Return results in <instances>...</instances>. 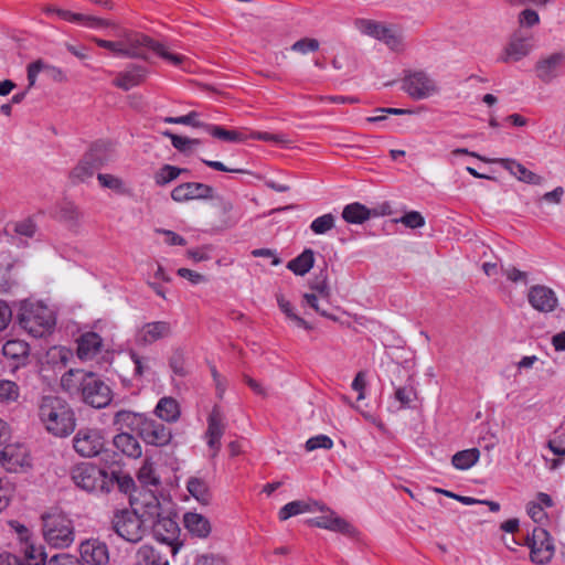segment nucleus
<instances>
[{"mask_svg":"<svg viewBox=\"0 0 565 565\" xmlns=\"http://www.w3.org/2000/svg\"><path fill=\"white\" fill-rule=\"evenodd\" d=\"M146 73L147 71L145 67L134 65L125 72H120L113 82V84L118 88L129 90L143 82Z\"/></svg>","mask_w":565,"mask_h":565,"instance_id":"28","label":"nucleus"},{"mask_svg":"<svg viewBox=\"0 0 565 565\" xmlns=\"http://www.w3.org/2000/svg\"><path fill=\"white\" fill-rule=\"evenodd\" d=\"M25 556L29 561L33 562L26 565H45L46 554L41 548L38 550L34 546H29L25 551Z\"/></svg>","mask_w":565,"mask_h":565,"instance_id":"61","label":"nucleus"},{"mask_svg":"<svg viewBox=\"0 0 565 565\" xmlns=\"http://www.w3.org/2000/svg\"><path fill=\"white\" fill-rule=\"evenodd\" d=\"M214 189L201 182H185L171 191V199L178 203L213 198Z\"/></svg>","mask_w":565,"mask_h":565,"instance_id":"18","label":"nucleus"},{"mask_svg":"<svg viewBox=\"0 0 565 565\" xmlns=\"http://www.w3.org/2000/svg\"><path fill=\"white\" fill-rule=\"evenodd\" d=\"M38 415L46 431L55 437H67L75 430L74 411L62 397L42 396L39 402Z\"/></svg>","mask_w":565,"mask_h":565,"instance_id":"2","label":"nucleus"},{"mask_svg":"<svg viewBox=\"0 0 565 565\" xmlns=\"http://www.w3.org/2000/svg\"><path fill=\"white\" fill-rule=\"evenodd\" d=\"M148 521L137 510H116L111 516V530L122 540L129 543H138L142 540Z\"/></svg>","mask_w":565,"mask_h":565,"instance_id":"7","label":"nucleus"},{"mask_svg":"<svg viewBox=\"0 0 565 565\" xmlns=\"http://www.w3.org/2000/svg\"><path fill=\"white\" fill-rule=\"evenodd\" d=\"M403 89L413 99H426L438 93L436 81L424 71L409 73L403 79Z\"/></svg>","mask_w":565,"mask_h":565,"instance_id":"11","label":"nucleus"},{"mask_svg":"<svg viewBox=\"0 0 565 565\" xmlns=\"http://www.w3.org/2000/svg\"><path fill=\"white\" fill-rule=\"evenodd\" d=\"M333 447L332 439L327 435H317L309 438L306 441L307 451H313L316 449H331Z\"/></svg>","mask_w":565,"mask_h":565,"instance_id":"51","label":"nucleus"},{"mask_svg":"<svg viewBox=\"0 0 565 565\" xmlns=\"http://www.w3.org/2000/svg\"><path fill=\"white\" fill-rule=\"evenodd\" d=\"M130 358L134 362L135 369L134 374L135 376H142L147 371H149V359L140 356L136 352H130Z\"/></svg>","mask_w":565,"mask_h":565,"instance_id":"57","label":"nucleus"},{"mask_svg":"<svg viewBox=\"0 0 565 565\" xmlns=\"http://www.w3.org/2000/svg\"><path fill=\"white\" fill-rule=\"evenodd\" d=\"M319 49V42L316 39L303 38L291 45V50L301 54L315 52Z\"/></svg>","mask_w":565,"mask_h":565,"instance_id":"54","label":"nucleus"},{"mask_svg":"<svg viewBox=\"0 0 565 565\" xmlns=\"http://www.w3.org/2000/svg\"><path fill=\"white\" fill-rule=\"evenodd\" d=\"M61 386L94 408L106 407L111 402L110 387L93 372L71 369L62 375Z\"/></svg>","mask_w":565,"mask_h":565,"instance_id":"1","label":"nucleus"},{"mask_svg":"<svg viewBox=\"0 0 565 565\" xmlns=\"http://www.w3.org/2000/svg\"><path fill=\"white\" fill-rule=\"evenodd\" d=\"M169 367L173 375L185 377L189 374L186 366L185 352L181 348H175L169 358Z\"/></svg>","mask_w":565,"mask_h":565,"instance_id":"42","label":"nucleus"},{"mask_svg":"<svg viewBox=\"0 0 565 565\" xmlns=\"http://www.w3.org/2000/svg\"><path fill=\"white\" fill-rule=\"evenodd\" d=\"M186 489L190 494L202 504H209L212 494L207 482L198 477H191L186 482Z\"/></svg>","mask_w":565,"mask_h":565,"instance_id":"34","label":"nucleus"},{"mask_svg":"<svg viewBox=\"0 0 565 565\" xmlns=\"http://www.w3.org/2000/svg\"><path fill=\"white\" fill-rule=\"evenodd\" d=\"M188 172L186 169L171 164H163L153 175L157 185L164 186L178 179L182 173Z\"/></svg>","mask_w":565,"mask_h":565,"instance_id":"41","label":"nucleus"},{"mask_svg":"<svg viewBox=\"0 0 565 565\" xmlns=\"http://www.w3.org/2000/svg\"><path fill=\"white\" fill-rule=\"evenodd\" d=\"M204 130L210 134L212 137L217 138L220 140L226 142H244L248 139V130L247 129H225L222 126L205 124Z\"/></svg>","mask_w":565,"mask_h":565,"instance_id":"31","label":"nucleus"},{"mask_svg":"<svg viewBox=\"0 0 565 565\" xmlns=\"http://www.w3.org/2000/svg\"><path fill=\"white\" fill-rule=\"evenodd\" d=\"M42 534L45 543L54 548H66L75 539L72 520L60 511L42 514Z\"/></svg>","mask_w":565,"mask_h":565,"instance_id":"5","label":"nucleus"},{"mask_svg":"<svg viewBox=\"0 0 565 565\" xmlns=\"http://www.w3.org/2000/svg\"><path fill=\"white\" fill-rule=\"evenodd\" d=\"M2 354L12 361L15 369L26 365L30 355V345L23 340H8L2 345Z\"/></svg>","mask_w":565,"mask_h":565,"instance_id":"24","label":"nucleus"},{"mask_svg":"<svg viewBox=\"0 0 565 565\" xmlns=\"http://www.w3.org/2000/svg\"><path fill=\"white\" fill-rule=\"evenodd\" d=\"M4 231L12 239L18 238L22 241V238L34 237L38 232V225L31 217H26L17 222L8 223Z\"/></svg>","mask_w":565,"mask_h":565,"instance_id":"30","label":"nucleus"},{"mask_svg":"<svg viewBox=\"0 0 565 565\" xmlns=\"http://www.w3.org/2000/svg\"><path fill=\"white\" fill-rule=\"evenodd\" d=\"M526 512L529 516L536 523L542 522L546 519V513L543 508L539 505L535 501H531L527 503Z\"/></svg>","mask_w":565,"mask_h":565,"instance_id":"62","label":"nucleus"},{"mask_svg":"<svg viewBox=\"0 0 565 565\" xmlns=\"http://www.w3.org/2000/svg\"><path fill=\"white\" fill-rule=\"evenodd\" d=\"M60 216L71 224H76L81 217V213L74 204L67 203L61 209Z\"/></svg>","mask_w":565,"mask_h":565,"instance_id":"58","label":"nucleus"},{"mask_svg":"<svg viewBox=\"0 0 565 565\" xmlns=\"http://www.w3.org/2000/svg\"><path fill=\"white\" fill-rule=\"evenodd\" d=\"M309 511L308 504L302 501H291L285 504L278 513L280 521H286L291 516Z\"/></svg>","mask_w":565,"mask_h":565,"instance_id":"47","label":"nucleus"},{"mask_svg":"<svg viewBox=\"0 0 565 565\" xmlns=\"http://www.w3.org/2000/svg\"><path fill=\"white\" fill-rule=\"evenodd\" d=\"M320 511L328 510V514L320 515L309 520L311 525H315L320 529H326L332 532L341 533L344 535L353 536L355 534V529L343 518L339 516L334 511L326 509L322 505H318Z\"/></svg>","mask_w":565,"mask_h":565,"instance_id":"20","label":"nucleus"},{"mask_svg":"<svg viewBox=\"0 0 565 565\" xmlns=\"http://www.w3.org/2000/svg\"><path fill=\"white\" fill-rule=\"evenodd\" d=\"M534 49L535 41L533 35L522 30H516L509 36L498 56V62L507 64L516 63L529 56Z\"/></svg>","mask_w":565,"mask_h":565,"instance_id":"8","label":"nucleus"},{"mask_svg":"<svg viewBox=\"0 0 565 565\" xmlns=\"http://www.w3.org/2000/svg\"><path fill=\"white\" fill-rule=\"evenodd\" d=\"M136 501L141 505V515L147 520L158 518L161 513V504L154 491L149 489L143 493H140V498H136Z\"/></svg>","mask_w":565,"mask_h":565,"instance_id":"32","label":"nucleus"},{"mask_svg":"<svg viewBox=\"0 0 565 565\" xmlns=\"http://www.w3.org/2000/svg\"><path fill=\"white\" fill-rule=\"evenodd\" d=\"M113 444L118 451L129 458H139L142 454L139 441L129 433L117 434Z\"/></svg>","mask_w":565,"mask_h":565,"instance_id":"29","label":"nucleus"},{"mask_svg":"<svg viewBox=\"0 0 565 565\" xmlns=\"http://www.w3.org/2000/svg\"><path fill=\"white\" fill-rule=\"evenodd\" d=\"M194 565H227L224 557L214 554H204L196 557Z\"/></svg>","mask_w":565,"mask_h":565,"instance_id":"63","label":"nucleus"},{"mask_svg":"<svg viewBox=\"0 0 565 565\" xmlns=\"http://www.w3.org/2000/svg\"><path fill=\"white\" fill-rule=\"evenodd\" d=\"M548 448L554 455L565 456V435H558L548 441Z\"/></svg>","mask_w":565,"mask_h":565,"instance_id":"64","label":"nucleus"},{"mask_svg":"<svg viewBox=\"0 0 565 565\" xmlns=\"http://www.w3.org/2000/svg\"><path fill=\"white\" fill-rule=\"evenodd\" d=\"M526 298L531 307L542 313H551L558 306L555 291L545 285H533L529 288Z\"/></svg>","mask_w":565,"mask_h":565,"instance_id":"14","label":"nucleus"},{"mask_svg":"<svg viewBox=\"0 0 565 565\" xmlns=\"http://www.w3.org/2000/svg\"><path fill=\"white\" fill-rule=\"evenodd\" d=\"M19 326L34 338L49 334L55 326L52 310L40 302H23L18 313Z\"/></svg>","mask_w":565,"mask_h":565,"instance_id":"4","label":"nucleus"},{"mask_svg":"<svg viewBox=\"0 0 565 565\" xmlns=\"http://www.w3.org/2000/svg\"><path fill=\"white\" fill-rule=\"evenodd\" d=\"M81 561L88 565H107L109 563V551L106 543L92 539L83 542L79 546Z\"/></svg>","mask_w":565,"mask_h":565,"instance_id":"22","label":"nucleus"},{"mask_svg":"<svg viewBox=\"0 0 565 565\" xmlns=\"http://www.w3.org/2000/svg\"><path fill=\"white\" fill-rule=\"evenodd\" d=\"M518 23L521 28H533L540 23V15L533 9H524L518 15Z\"/></svg>","mask_w":565,"mask_h":565,"instance_id":"52","label":"nucleus"},{"mask_svg":"<svg viewBox=\"0 0 565 565\" xmlns=\"http://www.w3.org/2000/svg\"><path fill=\"white\" fill-rule=\"evenodd\" d=\"M183 524L186 531L198 539L209 537L212 531L209 519L196 512H186L183 515Z\"/></svg>","mask_w":565,"mask_h":565,"instance_id":"26","label":"nucleus"},{"mask_svg":"<svg viewBox=\"0 0 565 565\" xmlns=\"http://www.w3.org/2000/svg\"><path fill=\"white\" fill-rule=\"evenodd\" d=\"M415 395V390L411 385L396 387L394 393L396 401H398L403 407L409 406Z\"/></svg>","mask_w":565,"mask_h":565,"instance_id":"55","label":"nucleus"},{"mask_svg":"<svg viewBox=\"0 0 565 565\" xmlns=\"http://www.w3.org/2000/svg\"><path fill=\"white\" fill-rule=\"evenodd\" d=\"M198 117H199L198 113L190 111L189 114H186L184 116L166 117L163 119V121L168 122V124H181V125H188V126H192V127L204 128L205 122L198 120Z\"/></svg>","mask_w":565,"mask_h":565,"instance_id":"49","label":"nucleus"},{"mask_svg":"<svg viewBox=\"0 0 565 565\" xmlns=\"http://www.w3.org/2000/svg\"><path fill=\"white\" fill-rule=\"evenodd\" d=\"M156 415L168 423L177 422L180 417V407L172 397H162L154 409Z\"/></svg>","mask_w":565,"mask_h":565,"instance_id":"33","label":"nucleus"},{"mask_svg":"<svg viewBox=\"0 0 565 565\" xmlns=\"http://www.w3.org/2000/svg\"><path fill=\"white\" fill-rule=\"evenodd\" d=\"M354 28L363 35H367L370 38H373L377 40L381 35L382 30L386 25V23L371 20V19H364V18H358L353 22Z\"/></svg>","mask_w":565,"mask_h":565,"instance_id":"39","label":"nucleus"},{"mask_svg":"<svg viewBox=\"0 0 565 565\" xmlns=\"http://www.w3.org/2000/svg\"><path fill=\"white\" fill-rule=\"evenodd\" d=\"M526 545L533 563L547 564L554 555V545L548 532L542 526H535L531 534H526Z\"/></svg>","mask_w":565,"mask_h":565,"instance_id":"10","label":"nucleus"},{"mask_svg":"<svg viewBox=\"0 0 565 565\" xmlns=\"http://www.w3.org/2000/svg\"><path fill=\"white\" fill-rule=\"evenodd\" d=\"M277 303H278L279 309L297 327L303 328L309 331L313 329V327L308 321H306L303 318H301L294 311V308H292L290 301H288L282 295H277Z\"/></svg>","mask_w":565,"mask_h":565,"instance_id":"43","label":"nucleus"},{"mask_svg":"<svg viewBox=\"0 0 565 565\" xmlns=\"http://www.w3.org/2000/svg\"><path fill=\"white\" fill-rule=\"evenodd\" d=\"M74 483L86 492L108 493L114 487V473L90 462L75 466L71 472Z\"/></svg>","mask_w":565,"mask_h":565,"instance_id":"6","label":"nucleus"},{"mask_svg":"<svg viewBox=\"0 0 565 565\" xmlns=\"http://www.w3.org/2000/svg\"><path fill=\"white\" fill-rule=\"evenodd\" d=\"M47 565H83V563L74 555L58 554L51 557Z\"/></svg>","mask_w":565,"mask_h":565,"instance_id":"60","label":"nucleus"},{"mask_svg":"<svg viewBox=\"0 0 565 565\" xmlns=\"http://www.w3.org/2000/svg\"><path fill=\"white\" fill-rule=\"evenodd\" d=\"M377 41L383 42L390 50L395 52L404 49L402 33L394 25L386 24Z\"/></svg>","mask_w":565,"mask_h":565,"instance_id":"38","label":"nucleus"},{"mask_svg":"<svg viewBox=\"0 0 565 565\" xmlns=\"http://www.w3.org/2000/svg\"><path fill=\"white\" fill-rule=\"evenodd\" d=\"M564 63L565 53L563 52H555L550 55L542 56L535 63L534 71L536 77L545 84L552 83L561 75Z\"/></svg>","mask_w":565,"mask_h":565,"instance_id":"16","label":"nucleus"},{"mask_svg":"<svg viewBox=\"0 0 565 565\" xmlns=\"http://www.w3.org/2000/svg\"><path fill=\"white\" fill-rule=\"evenodd\" d=\"M148 51H152L173 65H179L183 61L182 55L170 53L163 43L157 42L146 34L126 32L122 35V57L147 60Z\"/></svg>","mask_w":565,"mask_h":565,"instance_id":"3","label":"nucleus"},{"mask_svg":"<svg viewBox=\"0 0 565 565\" xmlns=\"http://www.w3.org/2000/svg\"><path fill=\"white\" fill-rule=\"evenodd\" d=\"M20 397L19 385L10 380H0V404L9 405L18 402Z\"/></svg>","mask_w":565,"mask_h":565,"instance_id":"44","label":"nucleus"},{"mask_svg":"<svg viewBox=\"0 0 565 565\" xmlns=\"http://www.w3.org/2000/svg\"><path fill=\"white\" fill-rule=\"evenodd\" d=\"M147 526H151L153 537L163 544L173 545L179 537V525L178 523L162 513L158 518H153L148 521Z\"/></svg>","mask_w":565,"mask_h":565,"instance_id":"19","label":"nucleus"},{"mask_svg":"<svg viewBox=\"0 0 565 565\" xmlns=\"http://www.w3.org/2000/svg\"><path fill=\"white\" fill-rule=\"evenodd\" d=\"M396 222L404 224L409 228H418L425 225V218L417 211H411L401 216Z\"/></svg>","mask_w":565,"mask_h":565,"instance_id":"53","label":"nucleus"},{"mask_svg":"<svg viewBox=\"0 0 565 565\" xmlns=\"http://www.w3.org/2000/svg\"><path fill=\"white\" fill-rule=\"evenodd\" d=\"M0 465L9 472H20L31 466L28 448L21 444H8L0 451Z\"/></svg>","mask_w":565,"mask_h":565,"instance_id":"12","label":"nucleus"},{"mask_svg":"<svg viewBox=\"0 0 565 565\" xmlns=\"http://www.w3.org/2000/svg\"><path fill=\"white\" fill-rule=\"evenodd\" d=\"M248 139L263 140L274 143H287L288 139L284 135H274L269 132H248Z\"/></svg>","mask_w":565,"mask_h":565,"instance_id":"59","label":"nucleus"},{"mask_svg":"<svg viewBox=\"0 0 565 565\" xmlns=\"http://www.w3.org/2000/svg\"><path fill=\"white\" fill-rule=\"evenodd\" d=\"M102 166L103 161L99 156L94 150H90L83 156L70 172V179L74 184L86 182Z\"/></svg>","mask_w":565,"mask_h":565,"instance_id":"21","label":"nucleus"},{"mask_svg":"<svg viewBox=\"0 0 565 565\" xmlns=\"http://www.w3.org/2000/svg\"><path fill=\"white\" fill-rule=\"evenodd\" d=\"M90 40L99 47L109 50L115 56L122 57V39L119 41H108L93 36Z\"/></svg>","mask_w":565,"mask_h":565,"instance_id":"56","label":"nucleus"},{"mask_svg":"<svg viewBox=\"0 0 565 565\" xmlns=\"http://www.w3.org/2000/svg\"><path fill=\"white\" fill-rule=\"evenodd\" d=\"M103 339L96 332H86L77 339V356L82 361L94 359L102 350Z\"/></svg>","mask_w":565,"mask_h":565,"instance_id":"25","label":"nucleus"},{"mask_svg":"<svg viewBox=\"0 0 565 565\" xmlns=\"http://www.w3.org/2000/svg\"><path fill=\"white\" fill-rule=\"evenodd\" d=\"M139 436L148 445L162 447L170 443L172 433L164 424L147 416Z\"/></svg>","mask_w":565,"mask_h":565,"instance_id":"17","label":"nucleus"},{"mask_svg":"<svg viewBox=\"0 0 565 565\" xmlns=\"http://www.w3.org/2000/svg\"><path fill=\"white\" fill-rule=\"evenodd\" d=\"M480 458V451L477 448L465 449L452 456L451 463L458 470H467L475 466Z\"/></svg>","mask_w":565,"mask_h":565,"instance_id":"37","label":"nucleus"},{"mask_svg":"<svg viewBox=\"0 0 565 565\" xmlns=\"http://www.w3.org/2000/svg\"><path fill=\"white\" fill-rule=\"evenodd\" d=\"M313 252L311 249H305L287 264V268L296 275L303 276L313 267Z\"/></svg>","mask_w":565,"mask_h":565,"instance_id":"36","label":"nucleus"},{"mask_svg":"<svg viewBox=\"0 0 565 565\" xmlns=\"http://www.w3.org/2000/svg\"><path fill=\"white\" fill-rule=\"evenodd\" d=\"M370 216V210L359 202L345 205L342 211L343 220L350 224H362L367 221Z\"/></svg>","mask_w":565,"mask_h":565,"instance_id":"35","label":"nucleus"},{"mask_svg":"<svg viewBox=\"0 0 565 565\" xmlns=\"http://www.w3.org/2000/svg\"><path fill=\"white\" fill-rule=\"evenodd\" d=\"M40 73H44L50 79L57 83H63L67 79L66 74L62 68L39 58L28 65L29 87L34 86L36 77Z\"/></svg>","mask_w":565,"mask_h":565,"instance_id":"23","label":"nucleus"},{"mask_svg":"<svg viewBox=\"0 0 565 565\" xmlns=\"http://www.w3.org/2000/svg\"><path fill=\"white\" fill-rule=\"evenodd\" d=\"M225 433V417L218 405H215L207 417L205 439L212 450V457H216L221 449V439Z\"/></svg>","mask_w":565,"mask_h":565,"instance_id":"15","label":"nucleus"},{"mask_svg":"<svg viewBox=\"0 0 565 565\" xmlns=\"http://www.w3.org/2000/svg\"><path fill=\"white\" fill-rule=\"evenodd\" d=\"M320 299L321 298L316 294H305L302 296V306H309L322 317L335 320V318L320 305Z\"/></svg>","mask_w":565,"mask_h":565,"instance_id":"50","label":"nucleus"},{"mask_svg":"<svg viewBox=\"0 0 565 565\" xmlns=\"http://www.w3.org/2000/svg\"><path fill=\"white\" fill-rule=\"evenodd\" d=\"M97 180L103 188L110 189L117 193L126 192L124 181L114 174L98 173Z\"/></svg>","mask_w":565,"mask_h":565,"instance_id":"48","label":"nucleus"},{"mask_svg":"<svg viewBox=\"0 0 565 565\" xmlns=\"http://www.w3.org/2000/svg\"><path fill=\"white\" fill-rule=\"evenodd\" d=\"M147 415L131 411H118L114 415V425L118 430L128 429L140 434L141 426Z\"/></svg>","mask_w":565,"mask_h":565,"instance_id":"27","label":"nucleus"},{"mask_svg":"<svg viewBox=\"0 0 565 565\" xmlns=\"http://www.w3.org/2000/svg\"><path fill=\"white\" fill-rule=\"evenodd\" d=\"M173 326L169 321H151L142 324L136 333V342L140 345H151L157 341L171 338Z\"/></svg>","mask_w":565,"mask_h":565,"instance_id":"13","label":"nucleus"},{"mask_svg":"<svg viewBox=\"0 0 565 565\" xmlns=\"http://www.w3.org/2000/svg\"><path fill=\"white\" fill-rule=\"evenodd\" d=\"M138 481L143 487H154L158 488L160 484V478L156 473L154 463L150 459H146L142 466L139 468L137 475Z\"/></svg>","mask_w":565,"mask_h":565,"instance_id":"40","label":"nucleus"},{"mask_svg":"<svg viewBox=\"0 0 565 565\" xmlns=\"http://www.w3.org/2000/svg\"><path fill=\"white\" fill-rule=\"evenodd\" d=\"M162 134L170 138L172 146L180 152H191L194 146H199L201 143L200 139L179 136L169 130H166Z\"/></svg>","mask_w":565,"mask_h":565,"instance_id":"45","label":"nucleus"},{"mask_svg":"<svg viewBox=\"0 0 565 565\" xmlns=\"http://www.w3.org/2000/svg\"><path fill=\"white\" fill-rule=\"evenodd\" d=\"M75 452L83 458L98 456L105 448L103 430L95 427H83L72 439Z\"/></svg>","mask_w":565,"mask_h":565,"instance_id":"9","label":"nucleus"},{"mask_svg":"<svg viewBox=\"0 0 565 565\" xmlns=\"http://www.w3.org/2000/svg\"><path fill=\"white\" fill-rule=\"evenodd\" d=\"M335 225V216L332 213H327L316 217L310 223V230L316 235H323L331 231Z\"/></svg>","mask_w":565,"mask_h":565,"instance_id":"46","label":"nucleus"}]
</instances>
